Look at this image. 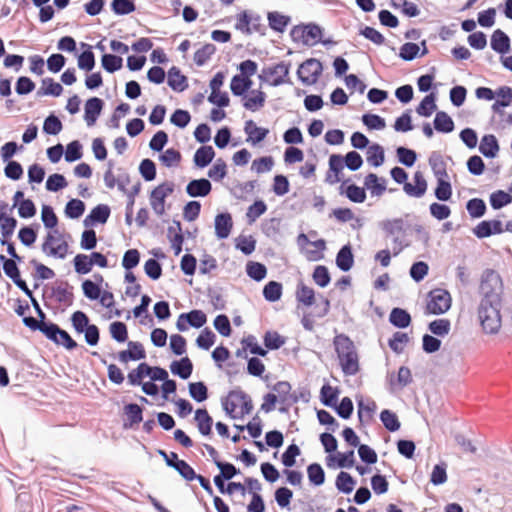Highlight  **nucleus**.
<instances>
[{
	"mask_svg": "<svg viewBox=\"0 0 512 512\" xmlns=\"http://www.w3.org/2000/svg\"><path fill=\"white\" fill-rule=\"evenodd\" d=\"M322 63L315 58L304 61L297 70V76L304 85H314L322 74Z\"/></svg>",
	"mask_w": 512,
	"mask_h": 512,
	"instance_id": "0eeeda50",
	"label": "nucleus"
},
{
	"mask_svg": "<svg viewBox=\"0 0 512 512\" xmlns=\"http://www.w3.org/2000/svg\"><path fill=\"white\" fill-rule=\"evenodd\" d=\"M263 341L265 347L270 350L279 349L285 344V338L275 331L266 332Z\"/></svg>",
	"mask_w": 512,
	"mask_h": 512,
	"instance_id": "5fc2aeb1",
	"label": "nucleus"
},
{
	"mask_svg": "<svg viewBox=\"0 0 512 512\" xmlns=\"http://www.w3.org/2000/svg\"><path fill=\"white\" fill-rule=\"evenodd\" d=\"M427 310L430 314L440 315L447 312L451 307V295L447 290L435 289L429 293Z\"/></svg>",
	"mask_w": 512,
	"mask_h": 512,
	"instance_id": "6e6552de",
	"label": "nucleus"
},
{
	"mask_svg": "<svg viewBox=\"0 0 512 512\" xmlns=\"http://www.w3.org/2000/svg\"><path fill=\"white\" fill-rule=\"evenodd\" d=\"M380 420L384 427L391 432H395L400 428V422L397 415L388 409H385L381 412Z\"/></svg>",
	"mask_w": 512,
	"mask_h": 512,
	"instance_id": "09e8293b",
	"label": "nucleus"
},
{
	"mask_svg": "<svg viewBox=\"0 0 512 512\" xmlns=\"http://www.w3.org/2000/svg\"><path fill=\"white\" fill-rule=\"evenodd\" d=\"M434 128L438 132L450 133L454 130V122L446 112L438 111L434 118Z\"/></svg>",
	"mask_w": 512,
	"mask_h": 512,
	"instance_id": "2f4dec72",
	"label": "nucleus"
},
{
	"mask_svg": "<svg viewBox=\"0 0 512 512\" xmlns=\"http://www.w3.org/2000/svg\"><path fill=\"white\" fill-rule=\"evenodd\" d=\"M172 374L179 376L182 379H188L193 371V364L188 357H183L178 361H173L170 364Z\"/></svg>",
	"mask_w": 512,
	"mask_h": 512,
	"instance_id": "412c9836",
	"label": "nucleus"
},
{
	"mask_svg": "<svg viewBox=\"0 0 512 512\" xmlns=\"http://www.w3.org/2000/svg\"><path fill=\"white\" fill-rule=\"evenodd\" d=\"M149 370V365L147 363H140L136 369H133L128 373V383L132 386L142 385V379L147 376Z\"/></svg>",
	"mask_w": 512,
	"mask_h": 512,
	"instance_id": "ea45409f",
	"label": "nucleus"
},
{
	"mask_svg": "<svg viewBox=\"0 0 512 512\" xmlns=\"http://www.w3.org/2000/svg\"><path fill=\"white\" fill-rule=\"evenodd\" d=\"M244 131L248 135L247 141L252 145L263 141L269 133L268 129L258 127L252 120L246 121Z\"/></svg>",
	"mask_w": 512,
	"mask_h": 512,
	"instance_id": "f3484780",
	"label": "nucleus"
},
{
	"mask_svg": "<svg viewBox=\"0 0 512 512\" xmlns=\"http://www.w3.org/2000/svg\"><path fill=\"white\" fill-rule=\"evenodd\" d=\"M173 184L163 183L154 188L150 195V204L158 216L165 213V199L173 192Z\"/></svg>",
	"mask_w": 512,
	"mask_h": 512,
	"instance_id": "1a4fd4ad",
	"label": "nucleus"
},
{
	"mask_svg": "<svg viewBox=\"0 0 512 512\" xmlns=\"http://www.w3.org/2000/svg\"><path fill=\"white\" fill-rule=\"evenodd\" d=\"M309 481L315 486H320L325 481V472L320 464L312 463L307 467Z\"/></svg>",
	"mask_w": 512,
	"mask_h": 512,
	"instance_id": "49530a36",
	"label": "nucleus"
},
{
	"mask_svg": "<svg viewBox=\"0 0 512 512\" xmlns=\"http://www.w3.org/2000/svg\"><path fill=\"white\" fill-rule=\"evenodd\" d=\"M109 330L111 337L117 342H125L128 338L127 327L123 322L116 321L111 323Z\"/></svg>",
	"mask_w": 512,
	"mask_h": 512,
	"instance_id": "e2e57ef3",
	"label": "nucleus"
},
{
	"mask_svg": "<svg viewBox=\"0 0 512 512\" xmlns=\"http://www.w3.org/2000/svg\"><path fill=\"white\" fill-rule=\"evenodd\" d=\"M212 190V185L208 179H194L186 186V193L190 197H205Z\"/></svg>",
	"mask_w": 512,
	"mask_h": 512,
	"instance_id": "f8f14e48",
	"label": "nucleus"
},
{
	"mask_svg": "<svg viewBox=\"0 0 512 512\" xmlns=\"http://www.w3.org/2000/svg\"><path fill=\"white\" fill-rule=\"evenodd\" d=\"M344 166L345 164L343 157L338 154H332L329 158V169L335 174V176L332 178L330 175H328L326 181L330 184L339 182V173L343 170Z\"/></svg>",
	"mask_w": 512,
	"mask_h": 512,
	"instance_id": "f704fd0d",
	"label": "nucleus"
},
{
	"mask_svg": "<svg viewBox=\"0 0 512 512\" xmlns=\"http://www.w3.org/2000/svg\"><path fill=\"white\" fill-rule=\"evenodd\" d=\"M128 347V350L120 351L118 354V358L122 363H127L130 360H141L146 357L145 350L141 343L130 341Z\"/></svg>",
	"mask_w": 512,
	"mask_h": 512,
	"instance_id": "ddd939ff",
	"label": "nucleus"
},
{
	"mask_svg": "<svg viewBox=\"0 0 512 512\" xmlns=\"http://www.w3.org/2000/svg\"><path fill=\"white\" fill-rule=\"evenodd\" d=\"M227 174V166L223 159L216 160L214 165L209 169L208 176L214 181H221Z\"/></svg>",
	"mask_w": 512,
	"mask_h": 512,
	"instance_id": "774afa93",
	"label": "nucleus"
},
{
	"mask_svg": "<svg viewBox=\"0 0 512 512\" xmlns=\"http://www.w3.org/2000/svg\"><path fill=\"white\" fill-rule=\"evenodd\" d=\"M435 197L440 201H448L452 196V187L447 178L438 179L435 189Z\"/></svg>",
	"mask_w": 512,
	"mask_h": 512,
	"instance_id": "6e6d98bb",
	"label": "nucleus"
},
{
	"mask_svg": "<svg viewBox=\"0 0 512 512\" xmlns=\"http://www.w3.org/2000/svg\"><path fill=\"white\" fill-rule=\"evenodd\" d=\"M216 52L215 45L207 43L194 53V62L197 66L205 65Z\"/></svg>",
	"mask_w": 512,
	"mask_h": 512,
	"instance_id": "79ce46f5",
	"label": "nucleus"
},
{
	"mask_svg": "<svg viewBox=\"0 0 512 512\" xmlns=\"http://www.w3.org/2000/svg\"><path fill=\"white\" fill-rule=\"evenodd\" d=\"M104 102L98 97L88 99L84 106V119L88 126H93L100 115Z\"/></svg>",
	"mask_w": 512,
	"mask_h": 512,
	"instance_id": "9b49d317",
	"label": "nucleus"
},
{
	"mask_svg": "<svg viewBox=\"0 0 512 512\" xmlns=\"http://www.w3.org/2000/svg\"><path fill=\"white\" fill-rule=\"evenodd\" d=\"M233 397L236 399L242 400V404L240 407V417H243L244 415L250 414L253 410V402L251 397L242 391L241 389H235L233 390Z\"/></svg>",
	"mask_w": 512,
	"mask_h": 512,
	"instance_id": "3c124183",
	"label": "nucleus"
},
{
	"mask_svg": "<svg viewBox=\"0 0 512 512\" xmlns=\"http://www.w3.org/2000/svg\"><path fill=\"white\" fill-rule=\"evenodd\" d=\"M85 211V204L79 199H71L65 207V214L68 218L78 219Z\"/></svg>",
	"mask_w": 512,
	"mask_h": 512,
	"instance_id": "a18cd8bd",
	"label": "nucleus"
},
{
	"mask_svg": "<svg viewBox=\"0 0 512 512\" xmlns=\"http://www.w3.org/2000/svg\"><path fill=\"white\" fill-rule=\"evenodd\" d=\"M353 264L352 248L349 244L344 245L336 255V265L341 271L347 272L353 267Z\"/></svg>",
	"mask_w": 512,
	"mask_h": 512,
	"instance_id": "aec40b11",
	"label": "nucleus"
},
{
	"mask_svg": "<svg viewBox=\"0 0 512 512\" xmlns=\"http://www.w3.org/2000/svg\"><path fill=\"white\" fill-rule=\"evenodd\" d=\"M356 481L353 477L344 471H341L336 478V488L345 494H349L353 491Z\"/></svg>",
	"mask_w": 512,
	"mask_h": 512,
	"instance_id": "4c0bfd02",
	"label": "nucleus"
},
{
	"mask_svg": "<svg viewBox=\"0 0 512 512\" xmlns=\"http://www.w3.org/2000/svg\"><path fill=\"white\" fill-rule=\"evenodd\" d=\"M396 153L401 164L407 167H412L415 164L417 154L414 150L405 147H398Z\"/></svg>",
	"mask_w": 512,
	"mask_h": 512,
	"instance_id": "680f3d73",
	"label": "nucleus"
},
{
	"mask_svg": "<svg viewBox=\"0 0 512 512\" xmlns=\"http://www.w3.org/2000/svg\"><path fill=\"white\" fill-rule=\"evenodd\" d=\"M340 189V194H345L354 203H363L366 199L365 189L355 184H350L345 188L344 185H341Z\"/></svg>",
	"mask_w": 512,
	"mask_h": 512,
	"instance_id": "7c9ffc66",
	"label": "nucleus"
},
{
	"mask_svg": "<svg viewBox=\"0 0 512 512\" xmlns=\"http://www.w3.org/2000/svg\"><path fill=\"white\" fill-rule=\"evenodd\" d=\"M267 19L269 27L278 33H283L291 22L289 16L283 15L277 11L268 12Z\"/></svg>",
	"mask_w": 512,
	"mask_h": 512,
	"instance_id": "4be33fe9",
	"label": "nucleus"
},
{
	"mask_svg": "<svg viewBox=\"0 0 512 512\" xmlns=\"http://www.w3.org/2000/svg\"><path fill=\"white\" fill-rule=\"evenodd\" d=\"M466 209L472 218H480L486 212V204L480 198H473L467 202Z\"/></svg>",
	"mask_w": 512,
	"mask_h": 512,
	"instance_id": "8fccbe9b",
	"label": "nucleus"
},
{
	"mask_svg": "<svg viewBox=\"0 0 512 512\" xmlns=\"http://www.w3.org/2000/svg\"><path fill=\"white\" fill-rule=\"evenodd\" d=\"M73 287L67 282L58 285L52 289V294L57 302L70 306L73 303Z\"/></svg>",
	"mask_w": 512,
	"mask_h": 512,
	"instance_id": "393cba45",
	"label": "nucleus"
},
{
	"mask_svg": "<svg viewBox=\"0 0 512 512\" xmlns=\"http://www.w3.org/2000/svg\"><path fill=\"white\" fill-rule=\"evenodd\" d=\"M296 299L304 306L310 307L315 302V292L311 287L305 285L303 282H300L296 290Z\"/></svg>",
	"mask_w": 512,
	"mask_h": 512,
	"instance_id": "72a5a7b5",
	"label": "nucleus"
},
{
	"mask_svg": "<svg viewBox=\"0 0 512 512\" xmlns=\"http://www.w3.org/2000/svg\"><path fill=\"white\" fill-rule=\"evenodd\" d=\"M429 165L431 166V169L435 175V177L438 179H445L448 178L447 170H446V163L443 159V157L437 153L433 152L429 157Z\"/></svg>",
	"mask_w": 512,
	"mask_h": 512,
	"instance_id": "cd10ccee",
	"label": "nucleus"
},
{
	"mask_svg": "<svg viewBox=\"0 0 512 512\" xmlns=\"http://www.w3.org/2000/svg\"><path fill=\"white\" fill-rule=\"evenodd\" d=\"M333 344L343 373L349 376L357 374L359 358L353 341L345 334H338Z\"/></svg>",
	"mask_w": 512,
	"mask_h": 512,
	"instance_id": "f257e3e1",
	"label": "nucleus"
},
{
	"mask_svg": "<svg viewBox=\"0 0 512 512\" xmlns=\"http://www.w3.org/2000/svg\"><path fill=\"white\" fill-rule=\"evenodd\" d=\"M167 83L171 89L177 92H182L188 87L187 78L181 74L180 69L176 66L169 69Z\"/></svg>",
	"mask_w": 512,
	"mask_h": 512,
	"instance_id": "6ab92c4d",
	"label": "nucleus"
},
{
	"mask_svg": "<svg viewBox=\"0 0 512 512\" xmlns=\"http://www.w3.org/2000/svg\"><path fill=\"white\" fill-rule=\"evenodd\" d=\"M447 464L441 462L433 467L430 481L433 485H442L447 481Z\"/></svg>",
	"mask_w": 512,
	"mask_h": 512,
	"instance_id": "0e129e2a",
	"label": "nucleus"
},
{
	"mask_svg": "<svg viewBox=\"0 0 512 512\" xmlns=\"http://www.w3.org/2000/svg\"><path fill=\"white\" fill-rule=\"evenodd\" d=\"M501 304L482 303L478 306V319L487 334H497L501 328Z\"/></svg>",
	"mask_w": 512,
	"mask_h": 512,
	"instance_id": "20e7f679",
	"label": "nucleus"
},
{
	"mask_svg": "<svg viewBox=\"0 0 512 512\" xmlns=\"http://www.w3.org/2000/svg\"><path fill=\"white\" fill-rule=\"evenodd\" d=\"M479 293L481 295L482 303L501 304L503 293V282L501 276L492 269H487L483 272Z\"/></svg>",
	"mask_w": 512,
	"mask_h": 512,
	"instance_id": "f03ea898",
	"label": "nucleus"
},
{
	"mask_svg": "<svg viewBox=\"0 0 512 512\" xmlns=\"http://www.w3.org/2000/svg\"><path fill=\"white\" fill-rule=\"evenodd\" d=\"M376 407V403L372 400H368L366 403L360 401L358 403V418L360 422L371 420Z\"/></svg>",
	"mask_w": 512,
	"mask_h": 512,
	"instance_id": "69168bd1",
	"label": "nucleus"
},
{
	"mask_svg": "<svg viewBox=\"0 0 512 512\" xmlns=\"http://www.w3.org/2000/svg\"><path fill=\"white\" fill-rule=\"evenodd\" d=\"M72 326L77 333H83L91 324L88 316L82 311H76L71 316Z\"/></svg>",
	"mask_w": 512,
	"mask_h": 512,
	"instance_id": "bf43d9fd",
	"label": "nucleus"
},
{
	"mask_svg": "<svg viewBox=\"0 0 512 512\" xmlns=\"http://www.w3.org/2000/svg\"><path fill=\"white\" fill-rule=\"evenodd\" d=\"M303 26L305 35V45L312 46L321 41L322 28L319 25L310 23Z\"/></svg>",
	"mask_w": 512,
	"mask_h": 512,
	"instance_id": "c9c22d12",
	"label": "nucleus"
},
{
	"mask_svg": "<svg viewBox=\"0 0 512 512\" xmlns=\"http://www.w3.org/2000/svg\"><path fill=\"white\" fill-rule=\"evenodd\" d=\"M428 329L436 336L444 337L449 334L451 329V322L448 319H436L429 323Z\"/></svg>",
	"mask_w": 512,
	"mask_h": 512,
	"instance_id": "37998d69",
	"label": "nucleus"
},
{
	"mask_svg": "<svg viewBox=\"0 0 512 512\" xmlns=\"http://www.w3.org/2000/svg\"><path fill=\"white\" fill-rule=\"evenodd\" d=\"M389 321L397 328H406L411 323V316L404 309L393 308L389 315Z\"/></svg>",
	"mask_w": 512,
	"mask_h": 512,
	"instance_id": "473e14b6",
	"label": "nucleus"
},
{
	"mask_svg": "<svg viewBox=\"0 0 512 512\" xmlns=\"http://www.w3.org/2000/svg\"><path fill=\"white\" fill-rule=\"evenodd\" d=\"M189 394L197 402H203L208 398V389L204 382L189 383Z\"/></svg>",
	"mask_w": 512,
	"mask_h": 512,
	"instance_id": "864d4df0",
	"label": "nucleus"
},
{
	"mask_svg": "<svg viewBox=\"0 0 512 512\" xmlns=\"http://www.w3.org/2000/svg\"><path fill=\"white\" fill-rule=\"evenodd\" d=\"M384 149L379 144H372L367 149V162L374 167H379L384 162Z\"/></svg>",
	"mask_w": 512,
	"mask_h": 512,
	"instance_id": "58836bf2",
	"label": "nucleus"
},
{
	"mask_svg": "<svg viewBox=\"0 0 512 512\" xmlns=\"http://www.w3.org/2000/svg\"><path fill=\"white\" fill-rule=\"evenodd\" d=\"M233 222L229 213H220L215 217V234L218 239H226L232 230Z\"/></svg>",
	"mask_w": 512,
	"mask_h": 512,
	"instance_id": "4468645a",
	"label": "nucleus"
},
{
	"mask_svg": "<svg viewBox=\"0 0 512 512\" xmlns=\"http://www.w3.org/2000/svg\"><path fill=\"white\" fill-rule=\"evenodd\" d=\"M511 202L512 196L503 190H498L490 195V204L493 209H501Z\"/></svg>",
	"mask_w": 512,
	"mask_h": 512,
	"instance_id": "603ef678",
	"label": "nucleus"
},
{
	"mask_svg": "<svg viewBox=\"0 0 512 512\" xmlns=\"http://www.w3.org/2000/svg\"><path fill=\"white\" fill-rule=\"evenodd\" d=\"M142 408L135 403H130L124 406V414L126 415L127 422L124 423L125 428L133 427L143 420Z\"/></svg>",
	"mask_w": 512,
	"mask_h": 512,
	"instance_id": "b1692460",
	"label": "nucleus"
},
{
	"mask_svg": "<svg viewBox=\"0 0 512 512\" xmlns=\"http://www.w3.org/2000/svg\"><path fill=\"white\" fill-rule=\"evenodd\" d=\"M503 231V224L500 220H484L473 229L474 235L479 239L489 237L493 234H500Z\"/></svg>",
	"mask_w": 512,
	"mask_h": 512,
	"instance_id": "9d476101",
	"label": "nucleus"
},
{
	"mask_svg": "<svg viewBox=\"0 0 512 512\" xmlns=\"http://www.w3.org/2000/svg\"><path fill=\"white\" fill-rule=\"evenodd\" d=\"M42 85L43 86L37 91L38 96L51 95L58 97L63 92V87L52 78H44L42 80Z\"/></svg>",
	"mask_w": 512,
	"mask_h": 512,
	"instance_id": "e433bc0d",
	"label": "nucleus"
},
{
	"mask_svg": "<svg viewBox=\"0 0 512 512\" xmlns=\"http://www.w3.org/2000/svg\"><path fill=\"white\" fill-rule=\"evenodd\" d=\"M380 228L385 232L387 237H392V253L397 256L404 247L407 246L404 239V221L401 218L388 219L382 221Z\"/></svg>",
	"mask_w": 512,
	"mask_h": 512,
	"instance_id": "39448f33",
	"label": "nucleus"
},
{
	"mask_svg": "<svg viewBox=\"0 0 512 512\" xmlns=\"http://www.w3.org/2000/svg\"><path fill=\"white\" fill-rule=\"evenodd\" d=\"M247 275L255 281H261L266 277L267 269L259 262H249L246 266Z\"/></svg>",
	"mask_w": 512,
	"mask_h": 512,
	"instance_id": "4d7b16f0",
	"label": "nucleus"
},
{
	"mask_svg": "<svg viewBox=\"0 0 512 512\" xmlns=\"http://www.w3.org/2000/svg\"><path fill=\"white\" fill-rule=\"evenodd\" d=\"M364 185L371 192L372 196H381L386 190V180L379 178L374 173H370L365 177Z\"/></svg>",
	"mask_w": 512,
	"mask_h": 512,
	"instance_id": "5701e85b",
	"label": "nucleus"
},
{
	"mask_svg": "<svg viewBox=\"0 0 512 512\" xmlns=\"http://www.w3.org/2000/svg\"><path fill=\"white\" fill-rule=\"evenodd\" d=\"M266 100V94L260 90H252L251 95L246 97L243 106L249 111H258L261 109Z\"/></svg>",
	"mask_w": 512,
	"mask_h": 512,
	"instance_id": "c85d7f7f",
	"label": "nucleus"
},
{
	"mask_svg": "<svg viewBox=\"0 0 512 512\" xmlns=\"http://www.w3.org/2000/svg\"><path fill=\"white\" fill-rule=\"evenodd\" d=\"M215 156L212 146L204 145L198 148L194 154V163L200 168L208 166Z\"/></svg>",
	"mask_w": 512,
	"mask_h": 512,
	"instance_id": "a878e982",
	"label": "nucleus"
},
{
	"mask_svg": "<svg viewBox=\"0 0 512 512\" xmlns=\"http://www.w3.org/2000/svg\"><path fill=\"white\" fill-rule=\"evenodd\" d=\"M263 296L269 302H276L282 296V284L277 281L268 282L263 288Z\"/></svg>",
	"mask_w": 512,
	"mask_h": 512,
	"instance_id": "a19ab883",
	"label": "nucleus"
},
{
	"mask_svg": "<svg viewBox=\"0 0 512 512\" xmlns=\"http://www.w3.org/2000/svg\"><path fill=\"white\" fill-rule=\"evenodd\" d=\"M110 216V208L108 205L99 204L92 209L89 215L84 219V225L86 227L95 223L104 224L107 222Z\"/></svg>",
	"mask_w": 512,
	"mask_h": 512,
	"instance_id": "2eb2a0df",
	"label": "nucleus"
},
{
	"mask_svg": "<svg viewBox=\"0 0 512 512\" xmlns=\"http://www.w3.org/2000/svg\"><path fill=\"white\" fill-rule=\"evenodd\" d=\"M195 420L197 422L199 432L202 435L207 436L211 434L213 419L206 409H197L195 412Z\"/></svg>",
	"mask_w": 512,
	"mask_h": 512,
	"instance_id": "bb28decb",
	"label": "nucleus"
},
{
	"mask_svg": "<svg viewBox=\"0 0 512 512\" xmlns=\"http://www.w3.org/2000/svg\"><path fill=\"white\" fill-rule=\"evenodd\" d=\"M251 86L252 80L242 75H234L230 83L231 92L235 96H242Z\"/></svg>",
	"mask_w": 512,
	"mask_h": 512,
	"instance_id": "c756f323",
	"label": "nucleus"
},
{
	"mask_svg": "<svg viewBox=\"0 0 512 512\" xmlns=\"http://www.w3.org/2000/svg\"><path fill=\"white\" fill-rule=\"evenodd\" d=\"M435 95L433 93L424 97L416 108V112L423 117H429L436 110Z\"/></svg>",
	"mask_w": 512,
	"mask_h": 512,
	"instance_id": "c03bdc74",
	"label": "nucleus"
},
{
	"mask_svg": "<svg viewBox=\"0 0 512 512\" xmlns=\"http://www.w3.org/2000/svg\"><path fill=\"white\" fill-rule=\"evenodd\" d=\"M102 67L109 73H114L115 71L122 68L123 59L120 56L113 54H104L101 59Z\"/></svg>",
	"mask_w": 512,
	"mask_h": 512,
	"instance_id": "de8ad7c7",
	"label": "nucleus"
},
{
	"mask_svg": "<svg viewBox=\"0 0 512 512\" xmlns=\"http://www.w3.org/2000/svg\"><path fill=\"white\" fill-rule=\"evenodd\" d=\"M497 138L492 134H486L482 137L479 145V151L487 158H494L499 152Z\"/></svg>",
	"mask_w": 512,
	"mask_h": 512,
	"instance_id": "a211bd4d",
	"label": "nucleus"
},
{
	"mask_svg": "<svg viewBox=\"0 0 512 512\" xmlns=\"http://www.w3.org/2000/svg\"><path fill=\"white\" fill-rule=\"evenodd\" d=\"M390 175L395 182L403 184L404 192L410 197L421 198L427 191V181L420 171L414 173L413 180L415 185L407 182L408 174L401 167L396 166L392 168Z\"/></svg>",
	"mask_w": 512,
	"mask_h": 512,
	"instance_id": "7ed1b4c3",
	"label": "nucleus"
},
{
	"mask_svg": "<svg viewBox=\"0 0 512 512\" xmlns=\"http://www.w3.org/2000/svg\"><path fill=\"white\" fill-rule=\"evenodd\" d=\"M290 71V63L284 61L274 65L266 67L262 70L259 75V79L262 81H268L272 86H280L284 83H291L288 78Z\"/></svg>",
	"mask_w": 512,
	"mask_h": 512,
	"instance_id": "423d86ee",
	"label": "nucleus"
},
{
	"mask_svg": "<svg viewBox=\"0 0 512 512\" xmlns=\"http://www.w3.org/2000/svg\"><path fill=\"white\" fill-rule=\"evenodd\" d=\"M111 9L117 15H127L135 11L133 0H112Z\"/></svg>",
	"mask_w": 512,
	"mask_h": 512,
	"instance_id": "13d9d810",
	"label": "nucleus"
},
{
	"mask_svg": "<svg viewBox=\"0 0 512 512\" xmlns=\"http://www.w3.org/2000/svg\"><path fill=\"white\" fill-rule=\"evenodd\" d=\"M62 127L60 119L51 114L44 120L43 131L49 135H57L61 132Z\"/></svg>",
	"mask_w": 512,
	"mask_h": 512,
	"instance_id": "338daca9",
	"label": "nucleus"
},
{
	"mask_svg": "<svg viewBox=\"0 0 512 512\" xmlns=\"http://www.w3.org/2000/svg\"><path fill=\"white\" fill-rule=\"evenodd\" d=\"M409 341V337L404 332H395L393 337L389 340V347L395 353L400 354L403 352L405 345Z\"/></svg>",
	"mask_w": 512,
	"mask_h": 512,
	"instance_id": "052dcab7",
	"label": "nucleus"
},
{
	"mask_svg": "<svg viewBox=\"0 0 512 512\" xmlns=\"http://www.w3.org/2000/svg\"><path fill=\"white\" fill-rule=\"evenodd\" d=\"M490 45L495 52L501 55L508 53L511 48L509 37L500 29H497L493 32Z\"/></svg>",
	"mask_w": 512,
	"mask_h": 512,
	"instance_id": "dca6fc26",
	"label": "nucleus"
}]
</instances>
